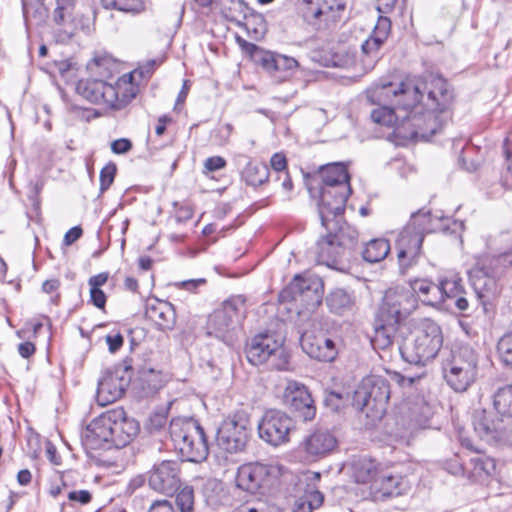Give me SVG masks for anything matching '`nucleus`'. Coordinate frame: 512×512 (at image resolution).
<instances>
[{
	"mask_svg": "<svg viewBox=\"0 0 512 512\" xmlns=\"http://www.w3.org/2000/svg\"><path fill=\"white\" fill-rule=\"evenodd\" d=\"M494 260L501 267L506 268V267L512 266V248L509 249L508 251L500 254Z\"/></svg>",
	"mask_w": 512,
	"mask_h": 512,
	"instance_id": "774afa93",
	"label": "nucleus"
},
{
	"mask_svg": "<svg viewBox=\"0 0 512 512\" xmlns=\"http://www.w3.org/2000/svg\"><path fill=\"white\" fill-rule=\"evenodd\" d=\"M495 470L494 459L478 454L470 458L466 478L471 482L484 483L494 474Z\"/></svg>",
	"mask_w": 512,
	"mask_h": 512,
	"instance_id": "473e14b6",
	"label": "nucleus"
},
{
	"mask_svg": "<svg viewBox=\"0 0 512 512\" xmlns=\"http://www.w3.org/2000/svg\"><path fill=\"white\" fill-rule=\"evenodd\" d=\"M170 437L184 461L201 462L208 456V444L203 428L193 418L172 419Z\"/></svg>",
	"mask_w": 512,
	"mask_h": 512,
	"instance_id": "20e7f679",
	"label": "nucleus"
},
{
	"mask_svg": "<svg viewBox=\"0 0 512 512\" xmlns=\"http://www.w3.org/2000/svg\"><path fill=\"white\" fill-rule=\"evenodd\" d=\"M276 466L261 463H250L238 469L236 483L245 491L255 493L260 488L269 486L278 477Z\"/></svg>",
	"mask_w": 512,
	"mask_h": 512,
	"instance_id": "f3484780",
	"label": "nucleus"
},
{
	"mask_svg": "<svg viewBox=\"0 0 512 512\" xmlns=\"http://www.w3.org/2000/svg\"><path fill=\"white\" fill-rule=\"evenodd\" d=\"M431 416L430 407L422 400L415 402L402 417L404 435H412L419 429L426 428Z\"/></svg>",
	"mask_w": 512,
	"mask_h": 512,
	"instance_id": "2f4dec72",
	"label": "nucleus"
},
{
	"mask_svg": "<svg viewBox=\"0 0 512 512\" xmlns=\"http://www.w3.org/2000/svg\"><path fill=\"white\" fill-rule=\"evenodd\" d=\"M328 234L317 241V258L328 267H335L340 259L355 249L357 231L351 227L338 226L335 230H327Z\"/></svg>",
	"mask_w": 512,
	"mask_h": 512,
	"instance_id": "9d476101",
	"label": "nucleus"
},
{
	"mask_svg": "<svg viewBox=\"0 0 512 512\" xmlns=\"http://www.w3.org/2000/svg\"><path fill=\"white\" fill-rule=\"evenodd\" d=\"M278 58V54H274L271 52H262L261 57L259 58V63L263 68H265L269 72H276V61Z\"/></svg>",
	"mask_w": 512,
	"mask_h": 512,
	"instance_id": "13d9d810",
	"label": "nucleus"
},
{
	"mask_svg": "<svg viewBox=\"0 0 512 512\" xmlns=\"http://www.w3.org/2000/svg\"><path fill=\"white\" fill-rule=\"evenodd\" d=\"M390 251V244L385 238H376L367 242L362 250L366 262L377 263L385 259Z\"/></svg>",
	"mask_w": 512,
	"mask_h": 512,
	"instance_id": "a19ab883",
	"label": "nucleus"
},
{
	"mask_svg": "<svg viewBox=\"0 0 512 512\" xmlns=\"http://www.w3.org/2000/svg\"><path fill=\"white\" fill-rule=\"evenodd\" d=\"M91 302L99 309H103L106 304V295L101 288H90Z\"/></svg>",
	"mask_w": 512,
	"mask_h": 512,
	"instance_id": "052dcab7",
	"label": "nucleus"
},
{
	"mask_svg": "<svg viewBox=\"0 0 512 512\" xmlns=\"http://www.w3.org/2000/svg\"><path fill=\"white\" fill-rule=\"evenodd\" d=\"M319 177L321 178V184L318 188H323L324 200L330 196H335L333 209L339 211L343 206V201L348 199L351 192L350 178L346 166L342 163H330L322 166Z\"/></svg>",
	"mask_w": 512,
	"mask_h": 512,
	"instance_id": "4468645a",
	"label": "nucleus"
},
{
	"mask_svg": "<svg viewBox=\"0 0 512 512\" xmlns=\"http://www.w3.org/2000/svg\"><path fill=\"white\" fill-rule=\"evenodd\" d=\"M422 88H426V83L421 78L406 79L399 84H376L367 91V99L371 104L391 103L405 124L418 108L423 97Z\"/></svg>",
	"mask_w": 512,
	"mask_h": 512,
	"instance_id": "f257e3e1",
	"label": "nucleus"
},
{
	"mask_svg": "<svg viewBox=\"0 0 512 512\" xmlns=\"http://www.w3.org/2000/svg\"><path fill=\"white\" fill-rule=\"evenodd\" d=\"M159 64H160V62H158L157 60H154V59L147 61V63L145 65L139 66L137 69L132 71L129 74V80H126V81L131 83L132 85H134L133 82L136 80L137 77L148 78L154 71L155 67L158 66Z\"/></svg>",
	"mask_w": 512,
	"mask_h": 512,
	"instance_id": "3c124183",
	"label": "nucleus"
},
{
	"mask_svg": "<svg viewBox=\"0 0 512 512\" xmlns=\"http://www.w3.org/2000/svg\"><path fill=\"white\" fill-rule=\"evenodd\" d=\"M116 165L114 163H108L100 171V191H106L114 181L116 175Z\"/></svg>",
	"mask_w": 512,
	"mask_h": 512,
	"instance_id": "603ef678",
	"label": "nucleus"
},
{
	"mask_svg": "<svg viewBox=\"0 0 512 512\" xmlns=\"http://www.w3.org/2000/svg\"><path fill=\"white\" fill-rule=\"evenodd\" d=\"M494 407L501 416L512 418V385L497 390L494 395Z\"/></svg>",
	"mask_w": 512,
	"mask_h": 512,
	"instance_id": "79ce46f5",
	"label": "nucleus"
},
{
	"mask_svg": "<svg viewBox=\"0 0 512 512\" xmlns=\"http://www.w3.org/2000/svg\"><path fill=\"white\" fill-rule=\"evenodd\" d=\"M244 313L245 300L242 296L224 301L208 318V334L229 344L232 341V333L244 317Z\"/></svg>",
	"mask_w": 512,
	"mask_h": 512,
	"instance_id": "9b49d317",
	"label": "nucleus"
},
{
	"mask_svg": "<svg viewBox=\"0 0 512 512\" xmlns=\"http://www.w3.org/2000/svg\"><path fill=\"white\" fill-rule=\"evenodd\" d=\"M73 11L74 10H70L67 13L65 10H61L60 14L62 19H53L57 25L63 27V29L60 30L57 35L58 39L62 42L70 40L76 32V26L72 17Z\"/></svg>",
	"mask_w": 512,
	"mask_h": 512,
	"instance_id": "49530a36",
	"label": "nucleus"
},
{
	"mask_svg": "<svg viewBox=\"0 0 512 512\" xmlns=\"http://www.w3.org/2000/svg\"><path fill=\"white\" fill-rule=\"evenodd\" d=\"M79 95L91 103L120 110L135 98L138 88L121 79L115 85L101 79L80 80L76 86Z\"/></svg>",
	"mask_w": 512,
	"mask_h": 512,
	"instance_id": "39448f33",
	"label": "nucleus"
},
{
	"mask_svg": "<svg viewBox=\"0 0 512 512\" xmlns=\"http://www.w3.org/2000/svg\"><path fill=\"white\" fill-rule=\"evenodd\" d=\"M112 420V445L117 448L124 447L129 444L139 432L137 421L128 418L123 409L111 410Z\"/></svg>",
	"mask_w": 512,
	"mask_h": 512,
	"instance_id": "bb28decb",
	"label": "nucleus"
},
{
	"mask_svg": "<svg viewBox=\"0 0 512 512\" xmlns=\"http://www.w3.org/2000/svg\"><path fill=\"white\" fill-rule=\"evenodd\" d=\"M391 22L385 16H379L378 21L370 37L361 45L363 55L362 63L364 68H372L379 58L381 46L387 40L390 33Z\"/></svg>",
	"mask_w": 512,
	"mask_h": 512,
	"instance_id": "4be33fe9",
	"label": "nucleus"
},
{
	"mask_svg": "<svg viewBox=\"0 0 512 512\" xmlns=\"http://www.w3.org/2000/svg\"><path fill=\"white\" fill-rule=\"evenodd\" d=\"M325 303L330 312L343 315L353 309L355 296L343 288H335L327 294Z\"/></svg>",
	"mask_w": 512,
	"mask_h": 512,
	"instance_id": "f704fd0d",
	"label": "nucleus"
},
{
	"mask_svg": "<svg viewBox=\"0 0 512 512\" xmlns=\"http://www.w3.org/2000/svg\"><path fill=\"white\" fill-rule=\"evenodd\" d=\"M323 500L324 496L320 491L314 486L307 485L304 494L296 498L293 512H312L323 504Z\"/></svg>",
	"mask_w": 512,
	"mask_h": 512,
	"instance_id": "ea45409f",
	"label": "nucleus"
},
{
	"mask_svg": "<svg viewBox=\"0 0 512 512\" xmlns=\"http://www.w3.org/2000/svg\"><path fill=\"white\" fill-rule=\"evenodd\" d=\"M473 287L479 298L487 297L488 290L494 286V279L488 277V272H483L482 276H476L473 279Z\"/></svg>",
	"mask_w": 512,
	"mask_h": 512,
	"instance_id": "8fccbe9b",
	"label": "nucleus"
},
{
	"mask_svg": "<svg viewBox=\"0 0 512 512\" xmlns=\"http://www.w3.org/2000/svg\"><path fill=\"white\" fill-rule=\"evenodd\" d=\"M322 294L323 283L320 278L296 275L281 293V298L295 302L299 307L298 315L309 318L321 305Z\"/></svg>",
	"mask_w": 512,
	"mask_h": 512,
	"instance_id": "0eeeda50",
	"label": "nucleus"
},
{
	"mask_svg": "<svg viewBox=\"0 0 512 512\" xmlns=\"http://www.w3.org/2000/svg\"><path fill=\"white\" fill-rule=\"evenodd\" d=\"M249 426V416L243 411L227 417L217 432L218 446L229 453L242 451L248 441Z\"/></svg>",
	"mask_w": 512,
	"mask_h": 512,
	"instance_id": "2eb2a0df",
	"label": "nucleus"
},
{
	"mask_svg": "<svg viewBox=\"0 0 512 512\" xmlns=\"http://www.w3.org/2000/svg\"><path fill=\"white\" fill-rule=\"evenodd\" d=\"M462 280L457 275L445 277L439 282V288L442 294V303L446 298H454L462 293Z\"/></svg>",
	"mask_w": 512,
	"mask_h": 512,
	"instance_id": "a18cd8bd",
	"label": "nucleus"
},
{
	"mask_svg": "<svg viewBox=\"0 0 512 512\" xmlns=\"http://www.w3.org/2000/svg\"><path fill=\"white\" fill-rule=\"evenodd\" d=\"M292 427V419L284 412L268 410L258 423V434L266 443L279 446L289 441Z\"/></svg>",
	"mask_w": 512,
	"mask_h": 512,
	"instance_id": "dca6fc26",
	"label": "nucleus"
},
{
	"mask_svg": "<svg viewBox=\"0 0 512 512\" xmlns=\"http://www.w3.org/2000/svg\"><path fill=\"white\" fill-rule=\"evenodd\" d=\"M68 499L81 504H87L91 501V494L87 490L71 491L68 494Z\"/></svg>",
	"mask_w": 512,
	"mask_h": 512,
	"instance_id": "69168bd1",
	"label": "nucleus"
},
{
	"mask_svg": "<svg viewBox=\"0 0 512 512\" xmlns=\"http://www.w3.org/2000/svg\"><path fill=\"white\" fill-rule=\"evenodd\" d=\"M426 83V88H422V93L427 91L428 101L432 110L444 111L452 101L453 95L448 88L445 79L440 76L430 75L422 79Z\"/></svg>",
	"mask_w": 512,
	"mask_h": 512,
	"instance_id": "c756f323",
	"label": "nucleus"
},
{
	"mask_svg": "<svg viewBox=\"0 0 512 512\" xmlns=\"http://www.w3.org/2000/svg\"><path fill=\"white\" fill-rule=\"evenodd\" d=\"M410 490L408 480L401 476L382 474L373 479L370 484V493L375 501L406 494Z\"/></svg>",
	"mask_w": 512,
	"mask_h": 512,
	"instance_id": "b1692460",
	"label": "nucleus"
},
{
	"mask_svg": "<svg viewBox=\"0 0 512 512\" xmlns=\"http://www.w3.org/2000/svg\"><path fill=\"white\" fill-rule=\"evenodd\" d=\"M428 217L427 214L420 211L413 214L410 222L398 236L397 259L402 274L418 262Z\"/></svg>",
	"mask_w": 512,
	"mask_h": 512,
	"instance_id": "6e6552de",
	"label": "nucleus"
},
{
	"mask_svg": "<svg viewBox=\"0 0 512 512\" xmlns=\"http://www.w3.org/2000/svg\"><path fill=\"white\" fill-rule=\"evenodd\" d=\"M356 58L355 53L344 51L335 55L333 64L338 67L350 68L356 65Z\"/></svg>",
	"mask_w": 512,
	"mask_h": 512,
	"instance_id": "6e6d98bb",
	"label": "nucleus"
},
{
	"mask_svg": "<svg viewBox=\"0 0 512 512\" xmlns=\"http://www.w3.org/2000/svg\"><path fill=\"white\" fill-rule=\"evenodd\" d=\"M129 381L119 371H106L98 382L97 402L101 406L111 404L122 397Z\"/></svg>",
	"mask_w": 512,
	"mask_h": 512,
	"instance_id": "393cba45",
	"label": "nucleus"
},
{
	"mask_svg": "<svg viewBox=\"0 0 512 512\" xmlns=\"http://www.w3.org/2000/svg\"><path fill=\"white\" fill-rule=\"evenodd\" d=\"M75 0H57L56 8L54 10L53 19H62L60 11L65 10L67 13L74 10Z\"/></svg>",
	"mask_w": 512,
	"mask_h": 512,
	"instance_id": "e2e57ef3",
	"label": "nucleus"
},
{
	"mask_svg": "<svg viewBox=\"0 0 512 512\" xmlns=\"http://www.w3.org/2000/svg\"><path fill=\"white\" fill-rule=\"evenodd\" d=\"M478 354L469 344H454L442 360V372L447 384L456 392L466 391L478 374Z\"/></svg>",
	"mask_w": 512,
	"mask_h": 512,
	"instance_id": "7ed1b4c3",
	"label": "nucleus"
},
{
	"mask_svg": "<svg viewBox=\"0 0 512 512\" xmlns=\"http://www.w3.org/2000/svg\"><path fill=\"white\" fill-rule=\"evenodd\" d=\"M335 435L328 429H316L307 435L302 443V450L310 460H317L329 455L337 447Z\"/></svg>",
	"mask_w": 512,
	"mask_h": 512,
	"instance_id": "5701e85b",
	"label": "nucleus"
},
{
	"mask_svg": "<svg viewBox=\"0 0 512 512\" xmlns=\"http://www.w3.org/2000/svg\"><path fill=\"white\" fill-rule=\"evenodd\" d=\"M444 469L454 476L466 477L467 475V467H463L457 455L444 463Z\"/></svg>",
	"mask_w": 512,
	"mask_h": 512,
	"instance_id": "5fc2aeb1",
	"label": "nucleus"
},
{
	"mask_svg": "<svg viewBox=\"0 0 512 512\" xmlns=\"http://www.w3.org/2000/svg\"><path fill=\"white\" fill-rule=\"evenodd\" d=\"M497 350L502 362L512 367V332L503 335L497 344Z\"/></svg>",
	"mask_w": 512,
	"mask_h": 512,
	"instance_id": "09e8293b",
	"label": "nucleus"
},
{
	"mask_svg": "<svg viewBox=\"0 0 512 512\" xmlns=\"http://www.w3.org/2000/svg\"><path fill=\"white\" fill-rule=\"evenodd\" d=\"M148 512H175L172 503L168 500L154 501Z\"/></svg>",
	"mask_w": 512,
	"mask_h": 512,
	"instance_id": "0e129e2a",
	"label": "nucleus"
},
{
	"mask_svg": "<svg viewBox=\"0 0 512 512\" xmlns=\"http://www.w3.org/2000/svg\"><path fill=\"white\" fill-rule=\"evenodd\" d=\"M433 111H427L421 114L420 111L415 112L412 119L408 122L411 124V137H421L428 140L434 136L442 127L439 115Z\"/></svg>",
	"mask_w": 512,
	"mask_h": 512,
	"instance_id": "7c9ffc66",
	"label": "nucleus"
},
{
	"mask_svg": "<svg viewBox=\"0 0 512 512\" xmlns=\"http://www.w3.org/2000/svg\"><path fill=\"white\" fill-rule=\"evenodd\" d=\"M113 59L108 55H97L87 64L88 71L95 76L107 77L112 73Z\"/></svg>",
	"mask_w": 512,
	"mask_h": 512,
	"instance_id": "c03bdc74",
	"label": "nucleus"
},
{
	"mask_svg": "<svg viewBox=\"0 0 512 512\" xmlns=\"http://www.w3.org/2000/svg\"><path fill=\"white\" fill-rule=\"evenodd\" d=\"M417 308V299L404 287L389 288L383 295L376 315L379 321L400 325Z\"/></svg>",
	"mask_w": 512,
	"mask_h": 512,
	"instance_id": "f8f14e48",
	"label": "nucleus"
},
{
	"mask_svg": "<svg viewBox=\"0 0 512 512\" xmlns=\"http://www.w3.org/2000/svg\"><path fill=\"white\" fill-rule=\"evenodd\" d=\"M398 324H388L379 321L375 316L374 322V335L371 343L375 349L385 350L393 345L395 334L398 329Z\"/></svg>",
	"mask_w": 512,
	"mask_h": 512,
	"instance_id": "c9c22d12",
	"label": "nucleus"
},
{
	"mask_svg": "<svg viewBox=\"0 0 512 512\" xmlns=\"http://www.w3.org/2000/svg\"><path fill=\"white\" fill-rule=\"evenodd\" d=\"M472 423L478 436L487 443L493 444L503 440L508 435V427L504 419L499 418L485 409L475 410Z\"/></svg>",
	"mask_w": 512,
	"mask_h": 512,
	"instance_id": "6ab92c4d",
	"label": "nucleus"
},
{
	"mask_svg": "<svg viewBox=\"0 0 512 512\" xmlns=\"http://www.w3.org/2000/svg\"><path fill=\"white\" fill-rule=\"evenodd\" d=\"M102 5L105 9H117L131 14L145 10V0H102Z\"/></svg>",
	"mask_w": 512,
	"mask_h": 512,
	"instance_id": "37998d69",
	"label": "nucleus"
},
{
	"mask_svg": "<svg viewBox=\"0 0 512 512\" xmlns=\"http://www.w3.org/2000/svg\"><path fill=\"white\" fill-rule=\"evenodd\" d=\"M132 148V143L126 138L114 140L111 143V150L115 154H125Z\"/></svg>",
	"mask_w": 512,
	"mask_h": 512,
	"instance_id": "bf43d9fd",
	"label": "nucleus"
},
{
	"mask_svg": "<svg viewBox=\"0 0 512 512\" xmlns=\"http://www.w3.org/2000/svg\"><path fill=\"white\" fill-rule=\"evenodd\" d=\"M443 345L441 327L430 319L421 321L407 339L399 347L402 358L415 365H426L439 353Z\"/></svg>",
	"mask_w": 512,
	"mask_h": 512,
	"instance_id": "f03ea898",
	"label": "nucleus"
},
{
	"mask_svg": "<svg viewBox=\"0 0 512 512\" xmlns=\"http://www.w3.org/2000/svg\"><path fill=\"white\" fill-rule=\"evenodd\" d=\"M301 346L309 357L323 362L333 361L338 353L333 340L325 335H314L310 332L302 334Z\"/></svg>",
	"mask_w": 512,
	"mask_h": 512,
	"instance_id": "a878e982",
	"label": "nucleus"
},
{
	"mask_svg": "<svg viewBox=\"0 0 512 512\" xmlns=\"http://www.w3.org/2000/svg\"><path fill=\"white\" fill-rule=\"evenodd\" d=\"M179 464L165 460L154 465L150 471L149 486L160 493L173 495L180 487Z\"/></svg>",
	"mask_w": 512,
	"mask_h": 512,
	"instance_id": "aec40b11",
	"label": "nucleus"
},
{
	"mask_svg": "<svg viewBox=\"0 0 512 512\" xmlns=\"http://www.w3.org/2000/svg\"><path fill=\"white\" fill-rule=\"evenodd\" d=\"M409 289L423 304L428 306H437L442 303V294L439 284H435L428 279H416L410 284Z\"/></svg>",
	"mask_w": 512,
	"mask_h": 512,
	"instance_id": "72a5a7b5",
	"label": "nucleus"
},
{
	"mask_svg": "<svg viewBox=\"0 0 512 512\" xmlns=\"http://www.w3.org/2000/svg\"><path fill=\"white\" fill-rule=\"evenodd\" d=\"M226 166V160L221 156H213L206 159L204 167L210 171H217Z\"/></svg>",
	"mask_w": 512,
	"mask_h": 512,
	"instance_id": "680f3d73",
	"label": "nucleus"
},
{
	"mask_svg": "<svg viewBox=\"0 0 512 512\" xmlns=\"http://www.w3.org/2000/svg\"><path fill=\"white\" fill-rule=\"evenodd\" d=\"M113 421L111 410L92 420L81 435L83 445L88 449L96 450L103 448L106 444H112Z\"/></svg>",
	"mask_w": 512,
	"mask_h": 512,
	"instance_id": "412c9836",
	"label": "nucleus"
},
{
	"mask_svg": "<svg viewBox=\"0 0 512 512\" xmlns=\"http://www.w3.org/2000/svg\"><path fill=\"white\" fill-rule=\"evenodd\" d=\"M176 505L181 512H193L194 490L192 487H183L176 495Z\"/></svg>",
	"mask_w": 512,
	"mask_h": 512,
	"instance_id": "de8ad7c7",
	"label": "nucleus"
},
{
	"mask_svg": "<svg viewBox=\"0 0 512 512\" xmlns=\"http://www.w3.org/2000/svg\"><path fill=\"white\" fill-rule=\"evenodd\" d=\"M246 357L252 365L266 363L270 369L286 370L288 355L281 340L271 333H259L246 345Z\"/></svg>",
	"mask_w": 512,
	"mask_h": 512,
	"instance_id": "1a4fd4ad",
	"label": "nucleus"
},
{
	"mask_svg": "<svg viewBox=\"0 0 512 512\" xmlns=\"http://www.w3.org/2000/svg\"><path fill=\"white\" fill-rule=\"evenodd\" d=\"M270 171L265 163L249 161L241 172V179L253 188L268 182Z\"/></svg>",
	"mask_w": 512,
	"mask_h": 512,
	"instance_id": "e433bc0d",
	"label": "nucleus"
},
{
	"mask_svg": "<svg viewBox=\"0 0 512 512\" xmlns=\"http://www.w3.org/2000/svg\"><path fill=\"white\" fill-rule=\"evenodd\" d=\"M296 5L303 20L316 30L329 29L345 8L342 0H297Z\"/></svg>",
	"mask_w": 512,
	"mask_h": 512,
	"instance_id": "ddd939ff",
	"label": "nucleus"
},
{
	"mask_svg": "<svg viewBox=\"0 0 512 512\" xmlns=\"http://www.w3.org/2000/svg\"><path fill=\"white\" fill-rule=\"evenodd\" d=\"M298 66V62L292 58L285 55L278 54V58L276 61V71H292Z\"/></svg>",
	"mask_w": 512,
	"mask_h": 512,
	"instance_id": "4d7b16f0",
	"label": "nucleus"
},
{
	"mask_svg": "<svg viewBox=\"0 0 512 512\" xmlns=\"http://www.w3.org/2000/svg\"><path fill=\"white\" fill-rule=\"evenodd\" d=\"M389 103L376 104L378 107L371 112V119L373 122L387 127L395 126V130L400 133V129L405 124H402L400 114L396 109L388 105Z\"/></svg>",
	"mask_w": 512,
	"mask_h": 512,
	"instance_id": "58836bf2",
	"label": "nucleus"
},
{
	"mask_svg": "<svg viewBox=\"0 0 512 512\" xmlns=\"http://www.w3.org/2000/svg\"><path fill=\"white\" fill-rule=\"evenodd\" d=\"M310 195L317 199L318 213L321 219L322 226L326 230H335L342 219V214L345 210L347 200L343 201V206L339 211L334 210L333 202L335 196H330L324 200L323 188L309 187Z\"/></svg>",
	"mask_w": 512,
	"mask_h": 512,
	"instance_id": "cd10ccee",
	"label": "nucleus"
},
{
	"mask_svg": "<svg viewBox=\"0 0 512 512\" xmlns=\"http://www.w3.org/2000/svg\"><path fill=\"white\" fill-rule=\"evenodd\" d=\"M351 476L357 483H368L376 479L375 462L367 457L354 458L350 463Z\"/></svg>",
	"mask_w": 512,
	"mask_h": 512,
	"instance_id": "4c0bfd02",
	"label": "nucleus"
},
{
	"mask_svg": "<svg viewBox=\"0 0 512 512\" xmlns=\"http://www.w3.org/2000/svg\"><path fill=\"white\" fill-rule=\"evenodd\" d=\"M145 315L160 331H171L175 327L176 312L174 306L167 301L158 299L149 301L146 305Z\"/></svg>",
	"mask_w": 512,
	"mask_h": 512,
	"instance_id": "c85d7f7f",
	"label": "nucleus"
},
{
	"mask_svg": "<svg viewBox=\"0 0 512 512\" xmlns=\"http://www.w3.org/2000/svg\"><path fill=\"white\" fill-rule=\"evenodd\" d=\"M106 343L108 344L109 351L111 353H115L123 345V336L119 333L114 334V335H107Z\"/></svg>",
	"mask_w": 512,
	"mask_h": 512,
	"instance_id": "338daca9",
	"label": "nucleus"
},
{
	"mask_svg": "<svg viewBox=\"0 0 512 512\" xmlns=\"http://www.w3.org/2000/svg\"><path fill=\"white\" fill-rule=\"evenodd\" d=\"M390 398V385L382 377H368L363 379L355 390L352 404L358 410L366 413L373 420L381 419L385 414Z\"/></svg>",
	"mask_w": 512,
	"mask_h": 512,
	"instance_id": "423d86ee",
	"label": "nucleus"
},
{
	"mask_svg": "<svg viewBox=\"0 0 512 512\" xmlns=\"http://www.w3.org/2000/svg\"><path fill=\"white\" fill-rule=\"evenodd\" d=\"M270 166L277 174L276 180H281V173L287 172V159L283 153H274L270 159Z\"/></svg>",
	"mask_w": 512,
	"mask_h": 512,
	"instance_id": "864d4df0",
	"label": "nucleus"
},
{
	"mask_svg": "<svg viewBox=\"0 0 512 512\" xmlns=\"http://www.w3.org/2000/svg\"><path fill=\"white\" fill-rule=\"evenodd\" d=\"M284 404L304 421L312 420L316 414L314 401L307 387L297 381H289L283 393Z\"/></svg>",
	"mask_w": 512,
	"mask_h": 512,
	"instance_id": "a211bd4d",
	"label": "nucleus"
}]
</instances>
